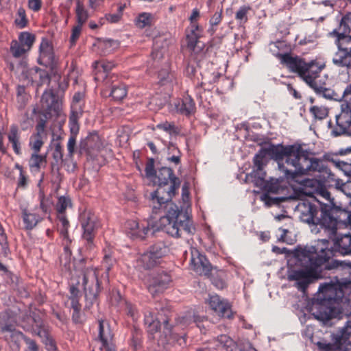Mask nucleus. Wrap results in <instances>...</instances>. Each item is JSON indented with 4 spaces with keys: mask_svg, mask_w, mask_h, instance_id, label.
<instances>
[{
    "mask_svg": "<svg viewBox=\"0 0 351 351\" xmlns=\"http://www.w3.org/2000/svg\"><path fill=\"white\" fill-rule=\"evenodd\" d=\"M114 260L112 258L110 255L106 254L104 258V265H105L106 270L109 271L111 267L113 265Z\"/></svg>",
    "mask_w": 351,
    "mask_h": 351,
    "instance_id": "obj_60",
    "label": "nucleus"
},
{
    "mask_svg": "<svg viewBox=\"0 0 351 351\" xmlns=\"http://www.w3.org/2000/svg\"><path fill=\"white\" fill-rule=\"evenodd\" d=\"M38 63L47 67H52L55 64L53 47L47 39H43L40 43Z\"/></svg>",
    "mask_w": 351,
    "mask_h": 351,
    "instance_id": "obj_20",
    "label": "nucleus"
},
{
    "mask_svg": "<svg viewBox=\"0 0 351 351\" xmlns=\"http://www.w3.org/2000/svg\"><path fill=\"white\" fill-rule=\"evenodd\" d=\"M145 324L147 326L148 332L154 333L157 332L160 328V322L158 319H154L152 313L146 311L145 313Z\"/></svg>",
    "mask_w": 351,
    "mask_h": 351,
    "instance_id": "obj_29",
    "label": "nucleus"
},
{
    "mask_svg": "<svg viewBox=\"0 0 351 351\" xmlns=\"http://www.w3.org/2000/svg\"><path fill=\"white\" fill-rule=\"evenodd\" d=\"M325 239L319 241L317 245L299 247L293 252L295 264L301 268L293 269L288 272L287 278L289 281H295V286L304 293L310 284L321 278L320 269L332 270L339 267L341 263L329 259L332 252L326 247H319L320 243L326 245Z\"/></svg>",
    "mask_w": 351,
    "mask_h": 351,
    "instance_id": "obj_3",
    "label": "nucleus"
},
{
    "mask_svg": "<svg viewBox=\"0 0 351 351\" xmlns=\"http://www.w3.org/2000/svg\"><path fill=\"white\" fill-rule=\"evenodd\" d=\"M76 15L77 24L83 25L87 20L88 16L87 11L84 9L83 3L80 1H77Z\"/></svg>",
    "mask_w": 351,
    "mask_h": 351,
    "instance_id": "obj_36",
    "label": "nucleus"
},
{
    "mask_svg": "<svg viewBox=\"0 0 351 351\" xmlns=\"http://www.w3.org/2000/svg\"><path fill=\"white\" fill-rule=\"evenodd\" d=\"M81 225L83 229L82 237L88 243L93 242L95 232L99 228L97 217L89 212H84L81 215Z\"/></svg>",
    "mask_w": 351,
    "mask_h": 351,
    "instance_id": "obj_14",
    "label": "nucleus"
},
{
    "mask_svg": "<svg viewBox=\"0 0 351 351\" xmlns=\"http://www.w3.org/2000/svg\"><path fill=\"white\" fill-rule=\"evenodd\" d=\"M195 105L193 99L190 96L186 97L183 100L181 106L178 110L186 115L190 114L195 111Z\"/></svg>",
    "mask_w": 351,
    "mask_h": 351,
    "instance_id": "obj_33",
    "label": "nucleus"
},
{
    "mask_svg": "<svg viewBox=\"0 0 351 351\" xmlns=\"http://www.w3.org/2000/svg\"><path fill=\"white\" fill-rule=\"evenodd\" d=\"M159 129H162L166 132H171L174 128V125L169 122H165L157 125L156 126Z\"/></svg>",
    "mask_w": 351,
    "mask_h": 351,
    "instance_id": "obj_62",
    "label": "nucleus"
},
{
    "mask_svg": "<svg viewBox=\"0 0 351 351\" xmlns=\"http://www.w3.org/2000/svg\"><path fill=\"white\" fill-rule=\"evenodd\" d=\"M191 34L187 35V45L188 47L192 49L195 50V47L198 43V34L196 33V31L198 29V27L193 25Z\"/></svg>",
    "mask_w": 351,
    "mask_h": 351,
    "instance_id": "obj_43",
    "label": "nucleus"
},
{
    "mask_svg": "<svg viewBox=\"0 0 351 351\" xmlns=\"http://www.w3.org/2000/svg\"><path fill=\"white\" fill-rule=\"evenodd\" d=\"M332 34H351V12L341 19L339 27Z\"/></svg>",
    "mask_w": 351,
    "mask_h": 351,
    "instance_id": "obj_27",
    "label": "nucleus"
},
{
    "mask_svg": "<svg viewBox=\"0 0 351 351\" xmlns=\"http://www.w3.org/2000/svg\"><path fill=\"white\" fill-rule=\"evenodd\" d=\"M215 312L220 317L228 319L232 317V311L230 304L224 299L221 300L220 305H219V307H217Z\"/></svg>",
    "mask_w": 351,
    "mask_h": 351,
    "instance_id": "obj_32",
    "label": "nucleus"
},
{
    "mask_svg": "<svg viewBox=\"0 0 351 351\" xmlns=\"http://www.w3.org/2000/svg\"><path fill=\"white\" fill-rule=\"evenodd\" d=\"M201 321L202 319L199 316L197 315L194 311H189L176 319V324L184 328L192 323H195L197 326L200 328L199 322Z\"/></svg>",
    "mask_w": 351,
    "mask_h": 351,
    "instance_id": "obj_23",
    "label": "nucleus"
},
{
    "mask_svg": "<svg viewBox=\"0 0 351 351\" xmlns=\"http://www.w3.org/2000/svg\"><path fill=\"white\" fill-rule=\"evenodd\" d=\"M221 298L217 295H210L208 299V304L210 307L215 311L217 307L220 305Z\"/></svg>",
    "mask_w": 351,
    "mask_h": 351,
    "instance_id": "obj_55",
    "label": "nucleus"
},
{
    "mask_svg": "<svg viewBox=\"0 0 351 351\" xmlns=\"http://www.w3.org/2000/svg\"><path fill=\"white\" fill-rule=\"evenodd\" d=\"M337 343V348L339 351H351V343H346L341 341V343L339 342Z\"/></svg>",
    "mask_w": 351,
    "mask_h": 351,
    "instance_id": "obj_64",
    "label": "nucleus"
},
{
    "mask_svg": "<svg viewBox=\"0 0 351 351\" xmlns=\"http://www.w3.org/2000/svg\"><path fill=\"white\" fill-rule=\"evenodd\" d=\"M269 158L278 162L279 170L287 179H295L297 176L315 171L330 174L322 160L309 157L300 147H284L278 144L265 145L255 155L253 169L255 176L261 179L264 178L266 175L264 167Z\"/></svg>",
    "mask_w": 351,
    "mask_h": 351,
    "instance_id": "obj_2",
    "label": "nucleus"
},
{
    "mask_svg": "<svg viewBox=\"0 0 351 351\" xmlns=\"http://www.w3.org/2000/svg\"><path fill=\"white\" fill-rule=\"evenodd\" d=\"M76 145V136L71 135L67 143L68 154L67 157L71 162V165H67L69 171H73L75 168V164L73 162V155L75 152Z\"/></svg>",
    "mask_w": 351,
    "mask_h": 351,
    "instance_id": "obj_30",
    "label": "nucleus"
},
{
    "mask_svg": "<svg viewBox=\"0 0 351 351\" xmlns=\"http://www.w3.org/2000/svg\"><path fill=\"white\" fill-rule=\"evenodd\" d=\"M235 347L237 346L232 339L226 335H221L214 342L198 347L195 351H222L223 349L226 351H234Z\"/></svg>",
    "mask_w": 351,
    "mask_h": 351,
    "instance_id": "obj_16",
    "label": "nucleus"
},
{
    "mask_svg": "<svg viewBox=\"0 0 351 351\" xmlns=\"http://www.w3.org/2000/svg\"><path fill=\"white\" fill-rule=\"evenodd\" d=\"M168 252L169 248L165 244L156 243L138 258L137 267L145 270L154 269L162 263V258Z\"/></svg>",
    "mask_w": 351,
    "mask_h": 351,
    "instance_id": "obj_9",
    "label": "nucleus"
},
{
    "mask_svg": "<svg viewBox=\"0 0 351 351\" xmlns=\"http://www.w3.org/2000/svg\"><path fill=\"white\" fill-rule=\"evenodd\" d=\"M23 219L25 228L30 230L36 226L41 220V217L34 213H28L26 210L23 213Z\"/></svg>",
    "mask_w": 351,
    "mask_h": 351,
    "instance_id": "obj_31",
    "label": "nucleus"
},
{
    "mask_svg": "<svg viewBox=\"0 0 351 351\" xmlns=\"http://www.w3.org/2000/svg\"><path fill=\"white\" fill-rule=\"evenodd\" d=\"M266 175L264 176L263 179L258 178L256 176H255L253 171L250 174L246 175L245 180L246 182L250 181L252 180V182H254L256 185H259L261 187L264 188L266 191V193H263L261 195V199L265 201V203L268 205L271 204H277L280 202H283L285 199V197H272L270 196V194H279L282 191L285 190L284 187L280 184L279 180L278 179H271L269 181H265Z\"/></svg>",
    "mask_w": 351,
    "mask_h": 351,
    "instance_id": "obj_8",
    "label": "nucleus"
},
{
    "mask_svg": "<svg viewBox=\"0 0 351 351\" xmlns=\"http://www.w3.org/2000/svg\"><path fill=\"white\" fill-rule=\"evenodd\" d=\"M310 112L315 119H323L328 115V108L324 106H314L310 108Z\"/></svg>",
    "mask_w": 351,
    "mask_h": 351,
    "instance_id": "obj_44",
    "label": "nucleus"
},
{
    "mask_svg": "<svg viewBox=\"0 0 351 351\" xmlns=\"http://www.w3.org/2000/svg\"><path fill=\"white\" fill-rule=\"evenodd\" d=\"M153 182L158 187L150 193L149 205L155 214L166 210V215L160 219L161 230L177 238L181 237L184 233L193 234L195 228L190 220L188 210L182 213L171 201L180 187V179L174 175L171 168L164 167L156 171Z\"/></svg>",
    "mask_w": 351,
    "mask_h": 351,
    "instance_id": "obj_1",
    "label": "nucleus"
},
{
    "mask_svg": "<svg viewBox=\"0 0 351 351\" xmlns=\"http://www.w3.org/2000/svg\"><path fill=\"white\" fill-rule=\"evenodd\" d=\"M145 173L147 178L154 179L156 174V171L154 169V159H149L145 167Z\"/></svg>",
    "mask_w": 351,
    "mask_h": 351,
    "instance_id": "obj_53",
    "label": "nucleus"
},
{
    "mask_svg": "<svg viewBox=\"0 0 351 351\" xmlns=\"http://www.w3.org/2000/svg\"><path fill=\"white\" fill-rule=\"evenodd\" d=\"M15 23L21 28L24 27L27 24V19L24 9L19 8L17 12V17L15 19Z\"/></svg>",
    "mask_w": 351,
    "mask_h": 351,
    "instance_id": "obj_51",
    "label": "nucleus"
},
{
    "mask_svg": "<svg viewBox=\"0 0 351 351\" xmlns=\"http://www.w3.org/2000/svg\"><path fill=\"white\" fill-rule=\"evenodd\" d=\"M59 229L60 234L64 239H68L67 229L69 226V221L63 214H59Z\"/></svg>",
    "mask_w": 351,
    "mask_h": 351,
    "instance_id": "obj_46",
    "label": "nucleus"
},
{
    "mask_svg": "<svg viewBox=\"0 0 351 351\" xmlns=\"http://www.w3.org/2000/svg\"><path fill=\"white\" fill-rule=\"evenodd\" d=\"M30 146L34 152L38 153L41 147L43 145V141L41 136H34L30 140Z\"/></svg>",
    "mask_w": 351,
    "mask_h": 351,
    "instance_id": "obj_48",
    "label": "nucleus"
},
{
    "mask_svg": "<svg viewBox=\"0 0 351 351\" xmlns=\"http://www.w3.org/2000/svg\"><path fill=\"white\" fill-rule=\"evenodd\" d=\"M337 37L338 49L351 52V34H332Z\"/></svg>",
    "mask_w": 351,
    "mask_h": 351,
    "instance_id": "obj_28",
    "label": "nucleus"
},
{
    "mask_svg": "<svg viewBox=\"0 0 351 351\" xmlns=\"http://www.w3.org/2000/svg\"><path fill=\"white\" fill-rule=\"evenodd\" d=\"M35 40L34 36L29 32H25L21 33L19 36V43L24 46L26 49L30 50Z\"/></svg>",
    "mask_w": 351,
    "mask_h": 351,
    "instance_id": "obj_34",
    "label": "nucleus"
},
{
    "mask_svg": "<svg viewBox=\"0 0 351 351\" xmlns=\"http://www.w3.org/2000/svg\"><path fill=\"white\" fill-rule=\"evenodd\" d=\"M332 132L336 136L341 134L351 136V108L343 109L336 116V126Z\"/></svg>",
    "mask_w": 351,
    "mask_h": 351,
    "instance_id": "obj_15",
    "label": "nucleus"
},
{
    "mask_svg": "<svg viewBox=\"0 0 351 351\" xmlns=\"http://www.w3.org/2000/svg\"><path fill=\"white\" fill-rule=\"evenodd\" d=\"M37 335L40 337H43V342L45 344L46 348L49 351H56V346L53 340L48 335L45 329L40 328L37 332Z\"/></svg>",
    "mask_w": 351,
    "mask_h": 351,
    "instance_id": "obj_39",
    "label": "nucleus"
},
{
    "mask_svg": "<svg viewBox=\"0 0 351 351\" xmlns=\"http://www.w3.org/2000/svg\"><path fill=\"white\" fill-rule=\"evenodd\" d=\"M80 287L83 289L87 303L93 304L96 301L99 291V282L96 269L87 268L81 272L80 276L73 275L71 291L73 296L77 295Z\"/></svg>",
    "mask_w": 351,
    "mask_h": 351,
    "instance_id": "obj_6",
    "label": "nucleus"
},
{
    "mask_svg": "<svg viewBox=\"0 0 351 351\" xmlns=\"http://www.w3.org/2000/svg\"><path fill=\"white\" fill-rule=\"evenodd\" d=\"M82 25H83L77 24L73 28L72 34L70 38L71 45H74L75 43L76 40L78 38L80 34Z\"/></svg>",
    "mask_w": 351,
    "mask_h": 351,
    "instance_id": "obj_56",
    "label": "nucleus"
},
{
    "mask_svg": "<svg viewBox=\"0 0 351 351\" xmlns=\"http://www.w3.org/2000/svg\"><path fill=\"white\" fill-rule=\"evenodd\" d=\"M319 293L324 304L319 306L317 310L313 313L317 320L327 322L336 317L339 310L332 302L336 303L343 298V289L338 282H324L319 285Z\"/></svg>",
    "mask_w": 351,
    "mask_h": 351,
    "instance_id": "obj_4",
    "label": "nucleus"
},
{
    "mask_svg": "<svg viewBox=\"0 0 351 351\" xmlns=\"http://www.w3.org/2000/svg\"><path fill=\"white\" fill-rule=\"evenodd\" d=\"M343 97L347 103V108H351V84L344 90Z\"/></svg>",
    "mask_w": 351,
    "mask_h": 351,
    "instance_id": "obj_57",
    "label": "nucleus"
},
{
    "mask_svg": "<svg viewBox=\"0 0 351 351\" xmlns=\"http://www.w3.org/2000/svg\"><path fill=\"white\" fill-rule=\"evenodd\" d=\"M119 45L117 40H104L99 43V47L101 49L104 53H110L114 49H117Z\"/></svg>",
    "mask_w": 351,
    "mask_h": 351,
    "instance_id": "obj_40",
    "label": "nucleus"
},
{
    "mask_svg": "<svg viewBox=\"0 0 351 351\" xmlns=\"http://www.w3.org/2000/svg\"><path fill=\"white\" fill-rule=\"evenodd\" d=\"M127 95L126 87L123 84L114 85L112 88L110 95L114 100L120 101Z\"/></svg>",
    "mask_w": 351,
    "mask_h": 351,
    "instance_id": "obj_35",
    "label": "nucleus"
},
{
    "mask_svg": "<svg viewBox=\"0 0 351 351\" xmlns=\"http://www.w3.org/2000/svg\"><path fill=\"white\" fill-rule=\"evenodd\" d=\"M11 68L12 70H15L17 73H21L27 75L28 73V69L27 67V64L25 61H22L16 68H14V64H11Z\"/></svg>",
    "mask_w": 351,
    "mask_h": 351,
    "instance_id": "obj_58",
    "label": "nucleus"
},
{
    "mask_svg": "<svg viewBox=\"0 0 351 351\" xmlns=\"http://www.w3.org/2000/svg\"><path fill=\"white\" fill-rule=\"evenodd\" d=\"M40 102L42 110L47 114H57L60 110V102L51 90L43 94Z\"/></svg>",
    "mask_w": 351,
    "mask_h": 351,
    "instance_id": "obj_21",
    "label": "nucleus"
},
{
    "mask_svg": "<svg viewBox=\"0 0 351 351\" xmlns=\"http://www.w3.org/2000/svg\"><path fill=\"white\" fill-rule=\"evenodd\" d=\"M93 67L94 69L95 70V80H100L101 78H103L102 76H100L101 73L103 72L104 73H107L110 70H112V68L114 67V64L110 62L95 61L93 63Z\"/></svg>",
    "mask_w": 351,
    "mask_h": 351,
    "instance_id": "obj_26",
    "label": "nucleus"
},
{
    "mask_svg": "<svg viewBox=\"0 0 351 351\" xmlns=\"http://www.w3.org/2000/svg\"><path fill=\"white\" fill-rule=\"evenodd\" d=\"M29 50L21 45L17 40H13L10 45V51L14 58H21Z\"/></svg>",
    "mask_w": 351,
    "mask_h": 351,
    "instance_id": "obj_38",
    "label": "nucleus"
},
{
    "mask_svg": "<svg viewBox=\"0 0 351 351\" xmlns=\"http://www.w3.org/2000/svg\"><path fill=\"white\" fill-rule=\"evenodd\" d=\"M46 162V157L45 156L39 155L38 153L34 152L29 161V165L31 169L38 170L42 164Z\"/></svg>",
    "mask_w": 351,
    "mask_h": 351,
    "instance_id": "obj_37",
    "label": "nucleus"
},
{
    "mask_svg": "<svg viewBox=\"0 0 351 351\" xmlns=\"http://www.w3.org/2000/svg\"><path fill=\"white\" fill-rule=\"evenodd\" d=\"M280 60L291 72L297 73L303 80L310 73H315L318 69L317 63L306 62L302 58L288 53L281 55Z\"/></svg>",
    "mask_w": 351,
    "mask_h": 351,
    "instance_id": "obj_11",
    "label": "nucleus"
},
{
    "mask_svg": "<svg viewBox=\"0 0 351 351\" xmlns=\"http://www.w3.org/2000/svg\"><path fill=\"white\" fill-rule=\"evenodd\" d=\"M324 64H317V70L315 72L310 73L304 80L313 90L319 95L326 99H335L336 94L334 90L328 87V77L326 75H322L321 71L324 69Z\"/></svg>",
    "mask_w": 351,
    "mask_h": 351,
    "instance_id": "obj_10",
    "label": "nucleus"
},
{
    "mask_svg": "<svg viewBox=\"0 0 351 351\" xmlns=\"http://www.w3.org/2000/svg\"><path fill=\"white\" fill-rule=\"evenodd\" d=\"M25 341L27 345L26 351H39V348L36 342L31 339H25Z\"/></svg>",
    "mask_w": 351,
    "mask_h": 351,
    "instance_id": "obj_59",
    "label": "nucleus"
},
{
    "mask_svg": "<svg viewBox=\"0 0 351 351\" xmlns=\"http://www.w3.org/2000/svg\"><path fill=\"white\" fill-rule=\"evenodd\" d=\"M351 335V326L348 324L341 330V334L337 335V342L341 343V341L346 343L349 336Z\"/></svg>",
    "mask_w": 351,
    "mask_h": 351,
    "instance_id": "obj_49",
    "label": "nucleus"
},
{
    "mask_svg": "<svg viewBox=\"0 0 351 351\" xmlns=\"http://www.w3.org/2000/svg\"><path fill=\"white\" fill-rule=\"evenodd\" d=\"M71 205L70 199L64 196L59 197L56 209L59 214H63L65 210Z\"/></svg>",
    "mask_w": 351,
    "mask_h": 351,
    "instance_id": "obj_47",
    "label": "nucleus"
},
{
    "mask_svg": "<svg viewBox=\"0 0 351 351\" xmlns=\"http://www.w3.org/2000/svg\"><path fill=\"white\" fill-rule=\"evenodd\" d=\"M162 38H156L154 39V51L152 53V58L154 60H160L163 58L165 50H160L161 47L160 43L163 40Z\"/></svg>",
    "mask_w": 351,
    "mask_h": 351,
    "instance_id": "obj_45",
    "label": "nucleus"
},
{
    "mask_svg": "<svg viewBox=\"0 0 351 351\" xmlns=\"http://www.w3.org/2000/svg\"><path fill=\"white\" fill-rule=\"evenodd\" d=\"M336 188L342 191L346 195L351 198V180L339 186V182L336 184Z\"/></svg>",
    "mask_w": 351,
    "mask_h": 351,
    "instance_id": "obj_54",
    "label": "nucleus"
},
{
    "mask_svg": "<svg viewBox=\"0 0 351 351\" xmlns=\"http://www.w3.org/2000/svg\"><path fill=\"white\" fill-rule=\"evenodd\" d=\"M171 281L170 276L162 271L153 276L150 280L148 289L151 294L154 295L167 289Z\"/></svg>",
    "mask_w": 351,
    "mask_h": 351,
    "instance_id": "obj_17",
    "label": "nucleus"
},
{
    "mask_svg": "<svg viewBox=\"0 0 351 351\" xmlns=\"http://www.w3.org/2000/svg\"><path fill=\"white\" fill-rule=\"evenodd\" d=\"M305 194L315 198L322 207H328L330 216L339 211L338 206L330 193L317 180H307L305 182Z\"/></svg>",
    "mask_w": 351,
    "mask_h": 351,
    "instance_id": "obj_7",
    "label": "nucleus"
},
{
    "mask_svg": "<svg viewBox=\"0 0 351 351\" xmlns=\"http://www.w3.org/2000/svg\"><path fill=\"white\" fill-rule=\"evenodd\" d=\"M69 127L71 135L76 136L79 131L77 116L72 114L69 118Z\"/></svg>",
    "mask_w": 351,
    "mask_h": 351,
    "instance_id": "obj_52",
    "label": "nucleus"
},
{
    "mask_svg": "<svg viewBox=\"0 0 351 351\" xmlns=\"http://www.w3.org/2000/svg\"><path fill=\"white\" fill-rule=\"evenodd\" d=\"M190 254V269L197 275L208 276L212 266L207 258L196 248H191Z\"/></svg>",
    "mask_w": 351,
    "mask_h": 351,
    "instance_id": "obj_12",
    "label": "nucleus"
},
{
    "mask_svg": "<svg viewBox=\"0 0 351 351\" xmlns=\"http://www.w3.org/2000/svg\"><path fill=\"white\" fill-rule=\"evenodd\" d=\"M53 158L56 161V162H59L60 161L64 162L66 166L68 165H71V162L69 161V159L67 156L65 159H63L62 148L60 143H56L54 145Z\"/></svg>",
    "mask_w": 351,
    "mask_h": 351,
    "instance_id": "obj_41",
    "label": "nucleus"
},
{
    "mask_svg": "<svg viewBox=\"0 0 351 351\" xmlns=\"http://www.w3.org/2000/svg\"><path fill=\"white\" fill-rule=\"evenodd\" d=\"M29 8L34 11H38L41 7L40 0H29Z\"/></svg>",
    "mask_w": 351,
    "mask_h": 351,
    "instance_id": "obj_61",
    "label": "nucleus"
},
{
    "mask_svg": "<svg viewBox=\"0 0 351 351\" xmlns=\"http://www.w3.org/2000/svg\"><path fill=\"white\" fill-rule=\"evenodd\" d=\"M82 147L86 150L88 154L95 155L102 149L103 142L98 134L93 132L86 137L82 143Z\"/></svg>",
    "mask_w": 351,
    "mask_h": 351,
    "instance_id": "obj_22",
    "label": "nucleus"
},
{
    "mask_svg": "<svg viewBox=\"0 0 351 351\" xmlns=\"http://www.w3.org/2000/svg\"><path fill=\"white\" fill-rule=\"evenodd\" d=\"M152 19L151 14L142 13L136 19V25L139 28H144L152 25Z\"/></svg>",
    "mask_w": 351,
    "mask_h": 351,
    "instance_id": "obj_42",
    "label": "nucleus"
},
{
    "mask_svg": "<svg viewBox=\"0 0 351 351\" xmlns=\"http://www.w3.org/2000/svg\"><path fill=\"white\" fill-rule=\"evenodd\" d=\"M9 142L12 144L14 152L17 154H20V132L19 128L16 125H11L8 134Z\"/></svg>",
    "mask_w": 351,
    "mask_h": 351,
    "instance_id": "obj_25",
    "label": "nucleus"
},
{
    "mask_svg": "<svg viewBox=\"0 0 351 351\" xmlns=\"http://www.w3.org/2000/svg\"><path fill=\"white\" fill-rule=\"evenodd\" d=\"M118 138H119L120 143L124 144L128 141L129 136H128V133H126L125 131L120 130V131H119V133H118Z\"/></svg>",
    "mask_w": 351,
    "mask_h": 351,
    "instance_id": "obj_63",
    "label": "nucleus"
},
{
    "mask_svg": "<svg viewBox=\"0 0 351 351\" xmlns=\"http://www.w3.org/2000/svg\"><path fill=\"white\" fill-rule=\"evenodd\" d=\"M341 223L338 221L337 228L332 232L329 228H325L328 232L330 237L332 236L334 247L337 252L341 254L346 255L351 254V232L346 233L338 232V228Z\"/></svg>",
    "mask_w": 351,
    "mask_h": 351,
    "instance_id": "obj_13",
    "label": "nucleus"
},
{
    "mask_svg": "<svg viewBox=\"0 0 351 351\" xmlns=\"http://www.w3.org/2000/svg\"><path fill=\"white\" fill-rule=\"evenodd\" d=\"M128 235L133 239H144L150 229L147 223H139L137 221H128L126 223Z\"/></svg>",
    "mask_w": 351,
    "mask_h": 351,
    "instance_id": "obj_19",
    "label": "nucleus"
},
{
    "mask_svg": "<svg viewBox=\"0 0 351 351\" xmlns=\"http://www.w3.org/2000/svg\"><path fill=\"white\" fill-rule=\"evenodd\" d=\"M9 338L10 339V341L14 343L16 350H19V349L20 342L21 340H25V339H26L23 334L20 331L13 332L9 335Z\"/></svg>",
    "mask_w": 351,
    "mask_h": 351,
    "instance_id": "obj_50",
    "label": "nucleus"
},
{
    "mask_svg": "<svg viewBox=\"0 0 351 351\" xmlns=\"http://www.w3.org/2000/svg\"><path fill=\"white\" fill-rule=\"evenodd\" d=\"M113 335L108 326L104 321H99V339L101 343V350L115 351L114 344L112 343Z\"/></svg>",
    "mask_w": 351,
    "mask_h": 351,
    "instance_id": "obj_18",
    "label": "nucleus"
},
{
    "mask_svg": "<svg viewBox=\"0 0 351 351\" xmlns=\"http://www.w3.org/2000/svg\"><path fill=\"white\" fill-rule=\"evenodd\" d=\"M332 62L337 66L350 67L351 66V52L338 49L332 58Z\"/></svg>",
    "mask_w": 351,
    "mask_h": 351,
    "instance_id": "obj_24",
    "label": "nucleus"
},
{
    "mask_svg": "<svg viewBox=\"0 0 351 351\" xmlns=\"http://www.w3.org/2000/svg\"><path fill=\"white\" fill-rule=\"evenodd\" d=\"M328 207H321L320 210L308 202H300L296 206V212L300 220L309 225H319L323 228H329L334 232L338 220L336 216H330Z\"/></svg>",
    "mask_w": 351,
    "mask_h": 351,
    "instance_id": "obj_5",
    "label": "nucleus"
}]
</instances>
